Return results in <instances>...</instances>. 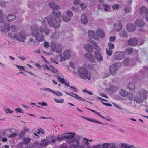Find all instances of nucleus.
Listing matches in <instances>:
<instances>
[{
  "mask_svg": "<svg viewBox=\"0 0 148 148\" xmlns=\"http://www.w3.org/2000/svg\"><path fill=\"white\" fill-rule=\"evenodd\" d=\"M100 6H102V7L101 8L104 9V10L106 12H109L110 11V6L109 5L104 4L101 3L100 4Z\"/></svg>",
  "mask_w": 148,
  "mask_h": 148,
  "instance_id": "nucleus-28",
  "label": "nucleus"
},
{
  "mask_svg": "<svg viewBox=\"0 0 148 148\" xmlns=\"http://www.w3.org/2000/svg\"><path fill=\"white\" fill-rule=\"evenodd\" d=\"M50 71L53 72V73H58V70L57 69H56L54 67L52 68L51 69H50Z\"/></svg>",
  "mask_w": 148,
  "mask_h": 148,
  "instance_id": "nucleus-54",
  "label": "nucleus"
},
{
  "mask_svg": "<svg viewBox=\"0 0 148 148\" xmlns=\"http://www.w3.org/2000/svg\"><path fill=\"white\" fill-rule=\"evenodd\" d=\"M41 90L43 91H49L52 92L53 90L49 88H43L41 89Z\"/></svg>",
  "mask_w": 148,
  "mask_h": 148,
  "instance_id": "nucleus-45",
  "label": "nucleus"
},
{
  "mask_svg": "<svg viewBox=\"0 0 148 148\" xmlns=\"http://www.w3.org/2000/svg\"><path fill=\"white\" fill-rule=\"evenodd\" d=\"M97 36L100 38H103L105 36V34L103 31L101 29H98L96 31Z\"/></svg>",
  "mask_w": 148,
  "mask_h": 148,
  "instance_id": "nucleus-16",
  "label": "nucleus"
},
{
  "mask_svg": "<svg viewBox=\"0 0 148 148\" xmlns=\"http://www.w3.org/2000/svg\"><path fill=\"white\" fill-rule=\"evenodd\" d=\"M106 51L107 54L108 56H111L112 54V49H106Z\"/></svg>",
  "mask_w": 148,
  "mask_h": 148,
  "instance_id": "nucleus-44",
  "label": "nucleus"
},
{
  "mask_svg": "<svg viewBox=\"0 0 148 148\" xmlns=\"http://www.w3.org/2000/svg\"><path fill=\"white\" fill-rule=\"evenodd\" d=\"M65 139V135L64 134L58 135L57 138V139L60 141L64 140Z\"/></svg>",
  "mask_w": 148,
  "mask_h": 148,
  "instance_id": "nucleus-39",
  "label": "nucleus"
},
{
  "mask_svg": "<svg viewBox=\"0 0 148 148\" xmlns=\"http://www.w3.org/2000/svg\"><path fill=\"white\" fill-rule=\"evenodd\" d=\"M131 8L129 6H128L127 5L125 6V11L126 13H130V11Z\"/></svg>",
  "mask_w": 148,
  "mask_h": 148,
  "instance_id": "nucleus-46",
  "label": "nucleus"
},
{
  "mask_svg": "<svg viewBox=\"0 0 148 148\" xmlns=\"http://www.w3.org/2000/svg\"><path fill=\"white\" fill-rule=\"evenodd\" d=\"M84 48L89 53L92 52L93 51V48L92 46L86 44L84 46Z\"/></svg>",
  "mask_w": 148,
  "mask_h": 148,
  "instance_id": "nucleus-25",
  "label": "nucleus"
},
{
  "mask_svg": "<svg viewBox=\"0 0 148 148\" xmlns=\"http://www.w3.org/2000/svg\"><path fill=\"white\" fill-rule=\"evenodd\" d=\"M118 69L117 65L116 63L112 64L110 67V72L113 75L115 74Z\"/></svg>",
  "mask_w": 148,
  "mask_h": 148,
  "instance_id": "nucleus-12",
  "label": "nucleus"
},
{
  "mask_svg": "<svg viewBox=\"0 0 148 148\" xmlns=\"http://www.w3.org/2000/svg\"><path fill=\"white\" fill-rule=\"evenodd\" d=\"M81 21L84 25H86L88 22L87 17L85 14L82 15L81 17Z\"/></svg>",
  "mask_w": 148,
  "mask_h": 148,
  "instance_id": "nucleus-22",
  "label": "nucleus"
},
{
  "mask_svg": "<svg viewBox=\"0 0 148 148\" xmlns=\"http://www.w3.org/2000/svg\"><path fill=\"white\" fill-rule=\"evenodd\" d=\"M57 77L58 80L60 82L62 83H65V79L64 78H60L59 76H57Z\"/></svg>",
  "mask_w": 148,
  "mask_h": 148,
  "instance_id": "nucleus-50",
  "label": "nucleus"
},
{
  "mask_svg": "<svg viewBox=\"0 0 148 148\" xmlns=\"http://www.w3.org/2000/svg\"><path fill=\"white\" fill-rule=\"evenodd\" d=\"M51 48L52 51H56V53H59L62 50V46L60 44H56L53 43L51 45Z\"/></svg>",
  "mask_w": 148,
  "mask_h": 148,
  "instance_id": "nucleus-7",
  "label": "nucleus"
},
{
  "mask_svg": "<svg viewBox=\"0 0 148 148\" xmlns=\"http://www.w3.org/2000/svg\"><path fill=\"white\" fill-rule=\"evenodd\" d=\"M2 14V10H0V30L1 32L3 34H6L7 32L10 31V27L12 32L17 31L18 29L14 25H12L10 27L8 24H4L3 18L1 17Z\"/></svg>",
  "mask_w": 148,
  "mask_h": 148,
  "instance_id": "nucleus-3",
  "label": "nucleus"
},
{
  "mask_svg": "<svg viewBox=\"0 0 148 148\" xmlns=\"http://www.w3.org/2000/svg\"><path fill=\"white\" fill-rule=\"evenodd\" d=\"M62 56L64 60H68L70 56V51L69 50H65Z\"/></svg>",
  "mask_w": 148,
  "mask_h": 148,
  "instance_id": "nucleus-15",
  "label": "nucleus"
},
{
  "mask_svg": "<svg viewBox=\"0 0 148 148\" xmlns=\"http://www.w3.org/2000/svg\"><path fill=\"white\" fill-rule=\"evenodd\" d=\"M135 24L138 27H143L145 24L144 22L141 19H138L135 22Z\"/></svg>",
  "mask_w": 148,
  "mask_h": 148,
  "instance_id": "nucleus-20",
  "label": "nucleus"
},
{
  "mask_svg": "<svg viewBox=\"0 0 148 148\" xmlns=\"http://www.w3.org/2000/svg\"><path fill=\"white\" fill-rule=\"evenodd\" d=\"M45 20L43 18H40L36 24L31 26V34L33 37H36L35 39L39 42H41L44 40L43 33L46 35L49 33V30L46 25Z\"/></svg>",
  "mask_w": 148,
  "mask_h": 148,
  "instance_id": "nucleus-1",
  "label": "nucleus"
},
{
  "mask_svg": "<svg viewBox=\"0 0 148 148\" xmlns=\"http://www.w3.org/2000/svg\"><path fill=\"white\" fill-rule=\"evenodd\" d=\"M26 36V34L25 32L23 31H21L18 34H16L10 37L12 39H16L19 41L23 42L25 40Z\"/></svg>",
  "mask_w": 148,
  "mask_h": 148,
  "instance_id": "nucleus-6",
  "label": "nucleus"
},
{
  "mask_svg": "<svg viewBox=\"0 0 148 148\" xmlns=\"http://www.w3.org/2000/svg\"><path fill=\"white\" fill-rule=\"evenodd\" d=\"M110 146V144L109 143H104L102 144V147L103 148H108Z\"/></svg>",
  "mask_w": 148,
  "mask_h": 148,
  "instance_id": "nucleus-51",
  "label": "nucleus"
},
{
  "mask_svg": "<svg viewBox=\"0 0 148 148\" xmlns=\"http://www.w3.org/2000/svg\"><path fill=\"white\" fill-rule=\"evenodd\" d=\"M67 16L66 15H63L62 17L63 20L65 22H68L70 20L71 18L73 16V14L72 12L69 10H67L66 12Z\"/></svg>",
  "mask_w": 148,
  "mask_h": 148,
  "instance_id": "nucleus-9",
  "label": "nucleus"
},
{
  "mask_svg": "<svg viewBox=\"0 0 148 148\" xmlns=\"http://www.w3.org/2000/svg\"><path fill=\"white\" fill-rule=\"evenodd\" d=\"M77 73L82 79H85L86 78L88 80L91 79V75L90 73L84 67H79L77 69Z\"/></svg>",
  "mask_w": 148,
  "mask_h": 148,
  "instance_id": "nucleus-4",
  "label": "nucleus"
},
{
  "mask_svg": "<svg viewBox=\"0 0 148 148\" xmlns=\"http://www.w3.org/2000/svg\"><path fill=\"white\" fill-rule=\"evenodd\" d=\"M119 148H136L134 147L133 146L128 144L123 143L121 144Z\"/></svg>",
  "mask_w": 148,
  "mask_h": 148,
  "instance_id": "nucleus-26",
  "label": "nucleus"
},
{
  "mask_svg": "<svg viewBox=\"0 0 148 148\" xmlns=\"http://www.w3.org/2000/svg\"><path fill=\"white\" fill-rule=\"evenodd\" d=\"M138 93L139 97L143 100H145L147 98V92L145 89L141 88L138 91Z\"/></svg>",
  "mask_w": 148,
  "mask_h": 148,
  "instance_id": "nucleus-8",
  "label": "nucleus"
},
{
  "mask_svg": "<svg viewBox=\"0 0 148 148\" xmlns=\"http://www.w3.org/2000/svg\"><path fill=\"white\" fill-rule=\"evenodd\" d=\"M17 134L15 133H13V134L10 135L9 136V137H12V138L14 137H16L17 136Z\"/></svg>",
  "mask_w": 148,
  "mask_h": 148,
  "instance_id": "nucleus-63",
  "label": "nucleus"
},
{
  "mask_svg": "<svg viewBox=\"0 0 148 148\" xmlns=\"http://www.w3.org/2000/svg\"><path fill=\"white\" fill-rule=\"evenodd\" d=\"M25 129H24L23 130H22L21 131V133L19 135L20 137L22 138L24 136L25 133Z\"/></svg>",
  "mask_w": 148,
  "mask_h": 148,
  "instance_id": "nucleus-53",
  "label": "nucleus"
},
{
  "mask_svg": "<svg viewBox=\"0 0 148 148\" xmlns=\"http://www.w3.org/2000/svg\"><path fill=\"white\" fill-rule=\"evenodd\" d=\"M114 28L116 31H119L122 27V24L120 21H118L114 25Z\"/></svg>",
  "mask_w": 148,
  "mask_h": 148,
  "instance_id": "nucleus-21",
  "label": "nucleus"
},
{
  "mask_svg": "<svg viewBox=\"0 0 148 148\" xmlns=\"http://www.w3.org/2000/svg\"><path fill=\"white\" fill-rule=\"evenodd\" d=\"M51 37L53 39H57L59 37V34L56 32H55L53 33Z\"/></svg>",
  "mask_w": 148,
  "mask_h": 148,
  "instance_id": "nucleus-40",
  "label": "nucleus"
},
{
  "mask_svg": "<svg viewBox=\"0 0 148 148\" xmlns=\"http://www.w3.org/2000/svg\"><path fill=\"white\" fill-rule=\"evenodd\" d=\"M130 62V59L129 58H127L123 61V64L125 66H127L129 64Z\"/></svg>",
  "mask_w": 148,
  "mask_h": 148,
  "instance_id": "nucleus-38",
  "label": "nucleus"
},
{
  "mask_svg": "<svg viewBox=\"0 0 148 148\" xmlns=\"http://www.w3.org/2000/svg\"><path fill=\"white\" fill-rule=\"evenodd\" d=\"M4 110L5 111L6 113L12 114L14 112L13 110H12L8 108L4 109Z\"/></svg>",
  "mask_w": 148,
  "mask_h": 148,
  "instance_id": "nucleus-42",
  "label": "nucleus"
},
{
  "mask_svg": "<svg viewBox=\"0 0 148 148\" xmlns=\"http://www.w3.org/2000/svg\"><path fill=\"white\" fill-rule=\"evenodd\" d=\"M108 45L109 47V49L112 50L114 48V45L112 43L109 42Z\"/></svg>",
  "mask_w": 148,
  "mask_h": 148,
  "instance_id": "nucleus-47",
  "label": "nucleus"
},
{
  "mask_svg": "<svg viewBox=\"0 0 148 148\" xmlns=\"http://www.w3.org/2000/svg\"><path fill=\"white\" fill-rule=\"evenodd\" d=\"M48 139H43L41 142L40 145L42 146H45L48 143Z\"/></svg>",
  "mask_w": 148,
  "mask_h": 148,
  "instance_id": "nucleus-34",
  "label": "nucleus"
},
{
  "mask_svg": "<svg viewBox=\"0 0 148 148\" xmlns=\"http://www.w3.org/2000/svg\"><path fill=\"white\" fill-rule=\"evenodd\" d=\"M140 13L143 16H147L148 13V10L145 6H142L140 9Z\"/></svg>",
  "mask_w": 148,
  "mask_h": 148,
  "instance_id": "nucleus-17",
  "label": "nucleus"
},
{
  "mask_svg": "<svg viewBox=\"0 0 148 148\" xmlns=\"http://www.w3.org/2000/svg\"><path fill=\"white\" fill-rule=\"evenodd\" d=\"M134 99L135 101L139 104L142 103L143 101H144L141 99L140 97L136 96H135L134 97Z\"/></svg>",
  "mask_w": 148,
  "mask_h": 148,
  "instance_id": "nucleus-31",
  "label": "nucleus"
},
{
  "mask_svg": "<svg viewBox=\"0 0 148 148\" xmlns=\"http://www.w3.org/2000/svg\"><path fill=\"white\" fill-rule=\"evenodd\" d=\"M128 88L130 90L134 91L135 89L134 84L132 83H129L128 84Z\"/></svg>",
  "mask_w": 148,
  "mask_h": 148,
  "instance_id": "nucleus-32",
  "label": "nucleus"
},
{
  "mask_svg": "<svg viewBox=\"0 0 148 148\" xmlns=\"http://www.w3.org/2000/svg\"><path fill=\"white\" fill-rule=\"evenodd\" d=\"M80 136L78 135L74 136L73 139V141L76 142V143H72L70 145L69 147V148H84V146L83 144L82 145H80Z\"/></svg>",
  "mask_w": 148,
  "mask_h": 148,
  "instance_id": "nucleus-5",
  "label": "nucleus"
},
{
  "mask_svg": "<svg viewBox=\"0 0 148 148\" xmlns=\"http://www.w3.org/2000/svg\"><path fill=\"white\" fill-rule=\"evenodd\" d=\"M88 140L86 138H84L82 140V142L81 144H80V145H82L83 144L84 146V148L85 147L84 145H86L87 146H89L90 144L88 142Z\"/></svg>",
  "mask_w": 148,
  "mask_h": 148,
  "instance_id": "nucleus-30",
  "label": "nucleus"
},
{
  "mask_svg": "<svg viewBox=\"0 0 148 148\" xmlns=\"http://www.w3.org/2000/svg\"><path fill=\"white\" fill-rule=\"evenodd\" d=\"M83 117L84 119H86V120H87L89 121H90V122H95L98 124H103L100 121H98L96 120H95V119H92L90 118H87V117Z\"/></svg>",
  "mask_w": 148,
  "mask_h": 148,
  "instance_id": "nucleus-29",
  "label": "nucleus"
},
{
  "mask_svg": "<svg viewBox=\"0 0 148 148\" xmlns=\"http://www.w3.org/2000/svg\"><path fill=\"white\" fill-rule=\"evenodd\" d=\"M54 101L57 103H63L64 102V99H62L61 100H58L56 98L54 99Z\"/></svg>",
  "mask_w": 148,
  "mask_h": 148,
  "instance_id": "nucleus-57",
  "label": "nucleus"
},
{
  "mask_svg": "<svg viewBox=\"0 0 148 148\" xmlns=\"http://www.w3.org/2000/svg\"><path fill=\"white\" fill-rule=\"evenodd\" d=\"M44 46L45 48L48 47L49 46V43L47 42H44Z\"/></svg>",
  "mask_w": 148,
  "mask_h": 148,
  "instance_id": "nucleus-62",
  "label": "nucleus"
},
{
  "mask_svg": "<svg viewBox=\"0 0 148 148\" xmlns=\"http://www.w3.org/2000/svg\"><path fill=\"white\" fill-rule=\"evenodd\" d=\"M110 90L112 92H114L117 91L118 90V88L113 85H111L110 87Z\"/></svg>",
  "mask_w": 148,
  "mask_h": 148,
  "instance_id": "nucleus-33",
  "label": "nucleus"
},
{
  "mask_svg": "<svg viewBox=\"0 0 148 148\" xmlns=\"http://www.w3.org/2000/svg\"><path fill=\"white\" fill-rule=\"evenodd\" d=\"M6 2L5 1H1L0 2V5L2 7H5L6 5Z\"/></svg>",
  "mask_w": 148,
  "mask_h": 148,
  "instance_id": "nucleus-60",
  "label": "nucleus"
},
{
  "mask_svg": "<svg viewBox=\"0 0 148 148\" xmlns=\"http://www.w3.org/2000/svg\"><path fill=\"white\" fill-rule=\"evenodd\" d=\"M133 50V48H128L126 49V51L127 55H130L131 54Z\"/></svg>",
  "mask_w": 148,
  "mask_h": 148,
  "instance_id": "nucleus-41",
  "label": "nucleus"
},
{
  "mask_svg": "<svg viewBox=\"0 0 148 148\" xmlns=\"http://www.w3.org/2000/svg\"><path fill=\"white\" fill-rule=\"evenodd\" d=\"M116 38L114 36L110 37L109 38V41L111 42H114Z\"/></svg>",
  "mask_w": 148,
  "mask_h": 148,
  "instance_id": "nucleus-58",
  "label": "nucleus"
},
{
  "mask_svg": "<svg viewBox=\"0 0 148 148\" xmlns=\"http://www.w3.org/2000/svg\"><path fill=\"white\" fill-rule=\"evenodd\" d=\"M125 52L123 51L116 52L113 54L114 58L117 60H120L123 59L125 56Z\"/></svg>",
  "mask_w": 148,
  "mask_h": 148,
  "instance_id": "nucleus-10",
  "label": "nucleus"
},
{
  "mask_svg": "<svg viewBox=\"0 0 148 148\" xmlns=\"http://www.w3.org/2000/svg\"><path fill=\"white\" fill-rule=\"evenodd\" d=\"M137 42L138 40L136 38H130L127 41L128 45L133 46H135L137 45Z\"/></svg>",
  "mask_w": 148,
  "mask_h": 148,
  "instance_id": "nucleus-13",
  "label": "nucleus"
},
{
  "mask_svg": "<svg viewBox=\"0 0 148 148\" xmlns=\"http://www.w3.org/2000/svg\"><path fill=\"white\" fill-rule=\"evenodd\" d=\"M94 55L96 59L98 61L101 62L102 61L103 58L99 52L97 51H95L94 52Z\"/></svg>",
  "mask_w": 148,
  "mask_h": 148,
  "instance_id": "nucleus-19",
  "label": "nucleus"
},
{
  "mask_svg": "<svg viewBox=\"0 0 148 148\" xmlns=\"http://www.w3.org/2000/svg\"><path fill=\"white\" fill-rule=\"evenodd\" d=\"M85 58L91 63H93L96 62V59L94 56L90 53H86L84 55Z\"/></svg>",
  "mask_w": 148,
  "mask_h": 148,
  "instance_id": "nucleus-11",
  "label": "nucleus"
},
{
  "mask_svg": "<svg viewBox=\"0 0 148 148\" xmlns=\"http://www.w3.org/2000/svg\"><path fill=\"white\" fill-rule=\"evenodd\" d=\"M121 95L123 97H125L127 96V92L126 90H121L120 92Z\"/></svg>",
  "mask_w": 148,
  "mask_h": 148,
  "instance_id": "nucleus-36",
  "label": "nucleus"
},
{
  "mask_svg": "<svg viewBox=\"0 0 148 148\" xmlns=\"http://www.w3.org/2000/svg\"><path fill=\"white\" fill-rule=\"evenodd\" d=\"M127 30L130 32L134 31L135 30V27L134 25L131 24H128L127 26Z\"/></svg>",
  "mask_w": 148,
  "mask_h": 148,
  "instance_id": "nucleus-23",
  "label": "nucleus"
},
{
  "mask_svg": "<svg viewBox=\"0 0 148 148\" xmlns=\"http://www.w3.org/2000/svg\"><path fill=\"white\" fill-rule=\"evenodd\" d=\"M119 36L121 37H127V35L125 31L123 30L120 32Z\"/></svg>",
  "mask_w": 148,
  "mask_h": 148,
  "instance_id": "nucleus-35",
  "label": "nucleus"
},
{
  "mask_svg": "<svg viewBox=\"0 0 148 148\" xmlns=\"http://www.w3.org/2000/svg\"><path fill=\"white\" fill-rule=\"evenodd\" d=\"M119 7V5L117 4H116L112 5V7L113 10H116L118 9Z\"/></svg>",
  "mask_w": 148,
  "mask_h": 148,
  "instance_id": "nucleus-49",
  "label": "nucleus"
},
{
  "mask_svg": "<svg viewBox=\"0 0 148 148\" xmlns=\"http://www.w3.org/2000/svg\"><path fill=\"white\" fill-rule=\"evenodd\" d=\"M15 110L16 113L20 112L23 113V110L21 108L15 109Z\"/></svg>",
  "mask_w": 148,
  "mask_h": 148,
  "instance_id": "nucleus-52",
  "label": "nucleus"
},
{
  "mask_svg": "<svg viewBox=\"0 0 148 148\" xmlns=\"http://www.w3.org/2000/svg\"><path fill=\"white\" fill-rule=\"evenodd\" d=\"M109 148H117L115 144L114 143H110V144Z\"/></svg>",
  "mask_w": 148,
  "mask_h": 148,
  "instance_id": "nucleus-59",
  "label": "nucleus"
},
{
  "mask_svg": "<svg viewBox=\"0 0 148 148\" xmlns=\"http://www.w3.org/2000/svg\"><path fill=\"white\" fill-rule=\"evenodd\" d=\"M75 134L71 133L68 134V135H65V139H71L72 138Z\"/></svg>",
  "mask_w": 148,
  "mask_h": 148,
  "instance_id": "nucleus-37",
  "label": "nucleus"
},
{
  "mask_svg": "<svg viewBox=\"0 0 148 148\" xmlns=\"http://www.w3.org/2000/svg\"><path fill=\"white\" fill-rule=\"evenodd\" d=\"M61 13L57 10H53L50 14L45 19L47 20L49 25L50 27H53L55 28L60 27V24L61 22L60 16Z\"/></svg>",
  "mask_w": 148,
  "mask_h": 148,
  "instance_id": "nucleus-2",
  "label": "nucleus"
},
{
  "mask_svg": "<svg viewBox=\"0 0 148 148\" xmlns=\"http://www.w3.org/2000/svg\"><path fill=\"white\" fill-rule=\"evenodd\" d=\"M16 18V16L13 14H10L8 15L6 19L8 22H11L14 21Z\"/></svg>",
  "mask_w": 148,
  "mask_h": 148,
  "instance_id": "nucleus-24",
  "label": "nucleus"
},
{
  "mask_svg": "<svg viewBox=\"0 0 148 148\" xmlns=\"http://www.w3.org/2000/svg\"><path fill=\"white\" fill-rule=\"evenodd\" d=\"M30 141V139L29 138H25L24 139L23 141V144H27L29 143Z\"/></svg>",
  "mask_w": 148,
  "mask_h": 148,
  "instance_id": "nucleus-43",
  "label": "nucleus"
},
{
  "mask_svg": "<svg viewBox=\"0 0 148 148\" xmlns=\"http://www.w3.org/2000/svg\"><path fill=\"white\" fill-rule=\"evenodd\" d=\"M88 34L90 37H91L96 40H99V38L96 36L95 33L94 31L91 30L89 31L88 32Z\"/></svg>",
  "mask_w": 148,
  "mask_h": 148,
  "instance_id": "nucleus-18",
  "label": "nucleus"
},
{
  "mask_svg": "<svg viewBox=\"0 0 148 148\" xmlns=\"http://www.w3.org/2000/svg\"><path fill=\"white\" fill-rule=\"evenodd\" d=\"M52 93L58 96H61L62 95V94L59 91H57L56 92L53 90V91H52Z\"/></svg>",
  "mask_w": 148,
  "mask_h": 148,
  "instance_id": "nucleus-48",
  "label": "nucleus"
},
{
  "mask_svg": "<svg viewBox=\"0 0 148 148\" xmlns=\"http://www.w3.org/2000/svg\"><path fill=\"white\" fill-rule=\"evenodd\" d=\"M82 91L84 92L88 93L90 95H92L93 94V93L92 91L88 90L86 89L83 90Z\"/></svg>",
  "mask_w": 148,
  "mask_h": 148,
  "instance_id": "nucleus-56",
  "label": "nucleus"
},
{
  "mask_svg": "<svg viewBox=\"0 0 148 148\" xmlns=\"http://www.w3.org/2000/svg\"><path fill=\"white\" fill-rule=\"evenodd\" d=\"M92 148H101V145L100 144L94 146Z\"/></svg>",
  "mask_w": 148,
  "mask_h": 148,
  "instance_id": "nucleus-64",
  "label": "nucleus"
},
{
  "mask_svg": "<svg viewBox=\"0 0 148 148\" xmlns=\"http://www.w3.org/2000/svg\"><path fill=\"white\" fill-rule=\"evenodd\" d=\"M65 93L67 95L73 97L74 98L78 99V100L82 101H85V100L82 99L81 97H79L76 94L74 93L73 92H71V94H70L68 92H65Z\"/></svg>",
  "mask_w": 148,
  "mask_h": 148,
  "instance_id": "nucleus-14",
  "label": "nucleus"
},
{
  "mask_svg": "<svg viewBox=\"0 0 148 148\" xmlns=\"http://www.w3.org/2000/svg\"><path fill=\"white\" fill-rule=\"evenodd\" d=\"M49 7L54 10H57L59 9V7L54 3L50 2L49 3Z\"/></svg>",
  "mask_w": 148,
  "mask_h": 148,
  "instance_id": "nucleus-27",
  "label": "nucleus"
},
{
  "mask_svg": "<svg viewBox=\"0 0 148 148\" xmlns=\"http://www.w3.org/2000/svg\"><path fill=\"white\" fill-rule=\"evenodd\" d=\"M80 6L82 9H84L86 7V5L85 4L81 3L80 4Z\"/></svg>",
  "mask_w": 148,
  "mask_h": 148,
  "instance_id": "nucleus-61",
  "label": "nucleus"
},
{
  "mask_svg": "<svg viewBox=\"0 0 148 148\" xmlns=\"http://www.w3.org/2000/svg\"><path fill=\"white\" fill-rule=\"evenodd\" d=\"M16 66L20 71H23L25 69L23 66H18L17 65H15Z\"/></svg>",
  "mask_w": 148,
  "mask_h": 148,
  "instance_id": "nucleus-55",
  "label": "nucleus"
}]
</instances>
